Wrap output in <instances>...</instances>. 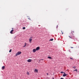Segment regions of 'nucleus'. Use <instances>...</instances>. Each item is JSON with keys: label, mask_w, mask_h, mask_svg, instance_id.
Returning a JSON list of instances; mask_svg holds the SVG:
<instances>
[{"label": "nucleus", "mask_w": 79, "mask_h": 79, "mask_svg": "<svg viewBox=\"0 0 79 79\" xmlns=\"http://www.w3.org/2000/svg\"><path fill=\"white\" fill-rule=\"evenodd\" d=\"M61 31V32H62V31Z\"/></svg>", "instance_id": "29"}, {"label": "nucleus", "mask_w": 79, "mask_h": 79, "mask_svg": "<svg viewBox=\"0 0 79 79\" xmlns=\"http://www.w3.org/2000/svg\"><path fill=\"white\" fill-rule=\"evenodd\" d=\"M42 60H43V59H41Z\"/></svg>", "instance_id": "27"}, {"label": "nucleus", "mask_w": 79, "mask_h": 79, "mask_svg": "<svg viewBox=\"0 0 79 79\" xmlns=\"http://www.w3.org/2000/svg\"><path fill=\"white\" fill-rule=\"evenodd\" d=\"M47 75H48V73H47Z\"/></svg>", "instance_id": "23"}, {"label": "nucleus", "mask_w": 79, "mask_h": 79, "mask_svg": "<svg viewBox=\"0 0 79 79\" xmlns=\"http://www.w3.org/2000/svg\"><path fill=\"white\" fill-rule=\"evenodd\" d=\"M77 71V69L74 70V71Z\"/></svg>", "instance_id": "17"}, {"label": "nucleus", "mask_w": 79, "mask_h": 79, "mask_svg": "<svg viewBox=\"0 0 79 79\" xmlns=\"http://www.w3.org/2000/svg\"><path fill=\"white\" fill-rule=\"evenodd\" d=\"M25 45L23 46V47H26V45H27L26 43H25Z\"/></svg>", "instance_id": "13"}, {"label": "nucleus", "mask_w": 79, "mask_h": 79, "mask_svg": "<svg viewBox=\"0 0 79 79\" xmlns=\"http://www.w3.org/2000/svg\"><path fill=\"white\" fill-rule=\"evenodd\" d=\"M72 48H73L72 47Z\"/></svg>", "instance_id": "30"}, {"label": "nucleus", "mask_w": 79, "mask_h": 79, "mask_svg": "<svg viewBox=\"0 0 79 79\" xmlns=\"http://www.w3.org/2000/svg\"><path fill=\"white\" fill-rule=\"evenodd\" d=\"M12 29H13V28H12Z\"/></svg>", "instance_id": "25"}, {"label": "nucleus", "mask_w": 79, "mask_h": 79, "mask_svg": "<svg viewBox=\"0 0 79 79\" xmlns=\"http://www.w3.org/2000/svg\"><path fill=\"white\" fill-rule=\"evenodd\" d=\"M32 39H30L29 40V42H30V43H31V42L32 40Z\"/></svg>", "instance_id": "9"}, {"label": "nucleus", "mask_w": 79, "mask_h": 79, "mask_svg": "<svg viewBox=\"0 0 79 79\" xmlns=\"http://www.w3.org/2000/svg\"><path fill=\"white\" fill-rule=\"evenodd\" d=\"M70 59H71L72 60H73V58H70Z\"/></svg>", "instance_id": "22"}, {"label": "nucleus", "mask_w": 79, "mask_h": 79, "mask_svg": "<svg viewBox=\"0 0 79 79\" xmlns=\"http://www.w3.org/2000/svg\"><path fill=\"white\" fill-rule=\"evenodd\" d=\"M53 79H54V78H53Z\"/></svg>", "instance_id": "28"}, {"label": "nucleus", "mask_w": 79, "mask_h": 79, "mask_svg": "<svg viewBox=\"0 0 79 79\" xmlns=\"http://www.w3.org/2000/svg\"><path fill=\"white\" fill-rule=\"evenodd\" d=\"M64 74H63V77H65V76H66L68 74H65V73H64Z\"/></svg>", "instance_id": "5"}, {"label": "nucleus", "mask_w": 79, "mask_h": 79, "mask_svg": "<svg viewBox=\"0 0 79 79\" xmlns=\"http://www.w3.org/2000/svg\"><path fill=\"white\" fill-rule=\"evenodd\" d=\"M62 34H63V32H62Z\"/></svg>", "instance_id": "24"}, {"label": "nucleus", "mask_w": 79, "mask_h": 79, "mask_svg": "<svg viewBox=\"0 0 79 79\" xmlns=\"http://www.w3.org/2000/svg\"><path fill=\"white\" fill-rule=\"evenodd\" d=\"M71 33H72V34H73V35L74 34V31H72Z\"/></svg>", "instance_id": "10"}, {"label": "nucleus", "mask_w": 79, "mask_h": 79, "mask_svg": "<svg viewBox=\"0 0 79 79\" xmlns=\"http://www.w3.org/2000/svg\"><path fill=\"white\" fill-rule=\"evenodd\" d=\"M10 52H11V49H10L9 51V52L10 53Z\"/></svg>", "instance_id": "16"}, {"label": "nucleus", "mask_w": 79, "mask_h": 79, "mask_svg": "<svg viewBox=\"0 0 79 79\" xmlns=\"http://www.w3.org/2000/svg\"><path fill=\"white\" fill-rule=\"evenodd\" d=\"M36 50H40V47H37L36 48Z\"/></svg>", "instance_id": "2"}, {"label": "nucleus", "mask_w": 79, "mask_h": 79, "mask_svg": "<svg viewBox=\"0 0 79 79\" xmlns=\"http://www.w3.org/2000/svg\"><path fill=\"white\" fill-rule=\"evenodd\" d=\"M36 49H34L33 50V52H34V53H35L36 52Z\"/></svg>", "instance_id": "6"}, {"label": "nucleus", "mask_w": 79, "mask_h": 79, "mask_svg": "<svg viewBox=\"0 0 79 79\" xmlns=\"http://www.w3.org/2000/svg\"><path fill=\"white\" fill-rule=\"evenodd\" d=\"M27 61L28 62H31V61H32V60H31V59H28L27 60Z\"/></svg>", "instance_id": "3"}, {"label": "nucleus", "mask_w": 79, "mask_h": 79, "mask_svg": "<svg viewBox=\"0 0 79 79\" xmlns=\"http://www.w3.org/2000/svg\"><path fill=\"white\" fill-rule=\"evenodd\" d=\"M31 38H32V37H31Z\"/></svg>", "instance_id": "26"}, {"label": "nucleus", "mask_w": 79, "mask_h": 79, "mask_svg": "<svg viewBox=\"0 0 79 79\" xmlns=\"http://www.w3.org/2000/svg\"><path fill=\"white\" fill-rule=\"evenodd\" d=\"M14 30H11V31H10V34H13V32Z\"/></svg>", "instance_id": "8"}, {"label": "nucleus", "mask_w": 79, "mask_h": 79, "mask_svg": "<svg viewBox=\"0 0 79 79\" xmlns=\"http://www.w3.org/2000/svg\"><path fill=\"white\" fill-rule=\"evenodd\" d=\"M73 68H74V69H76V66H74L73 67Z\"/></svg>", "instance_id": "15"}, {"label": "nucleus", "mask_w": 79, "mask_h": 79, "mask_svg": "<svg viewBox=\"0 0 79 79\" xmlns=\"http://www.w3.org/2000/svg\"><path fill=\"white\" fill-rule=\"evenodd\" d=\"M53 39H52L49 40V41H53Z\"/></svg>", "instance_id": "12"}, {"label": "nucleus", "mask_w": 79, "mask_h": 79, "mask_svg": "<svg viewBox=\"0 0 79 79\" xmlns=\"http://www.w3.org/2000/svg\"><path fill=\"white\" fill-rule=\"evenodd\" d=\"M61 73H63V72H61Z\"/></svg>", "instance_id": "21"}, {"label": "nucleus", "mask_w": 79, "mask_h": 79, "mask_svg": "<svg viewBox=\"0 0 79 79\" xmlns=\"http://www.w3.org/2000/svg\"><path fill=\"white\" fill-rule=\"evenodd\" d=\"M27 75H29V72H27Z\"/></svg>", "instance_id": "14"}, {"label": "nucleus", "mask_w": 79, "mask_h": 79, "mask_svg": "<svg viewBox=\"0 0 79 79\" xmlns=\"http://www.w3.org/2000/svg\"><path fill=\"white\" fill-rule=\"evenodd\" d=\"M20 54H21V52H18L15 54V56H18V55H19Z\"/></svg>", "instance_id": "1"}, {"label": "nucleus", "mask_w": 79, "mask_h": 79, "mask_svg": "<svg viewBox=\"0 0 79 79\" xmlns=\"http://www.w3.org/2000/svg\"><path fill=\"white\" fill-rule=\"evenodd\" d=\"M48 58H49V59H52V57H50V56H48Z\"/></svg>", "instance_id": "11"}, {"label": "nucleus", "mask_w": 79, "mask_h": 79, "mask_svg": "<svg viewBox=\"0 0 79 79\" xmlns=\"http://www.w3.org/2000/svg\"><path fill=\"white\" fill-rule=\"evenodd\" d=\"M5 66H3L2 68V70H4V69H5Z\"/></svg>", "instance_id": "4"}, {"label": "nucleus", "mask_w": 79, "mask_h": 79, "mask_svg": "<svg viewBox=\"0 0 79 79\" xmlns=\"http://www.w3.org/2000/svg\"><path fill=\"white\" fill-rule=\"evenodd\" d=\"M34 71L35 72H36V73H38V70L36 69H35Z\"/></svg>", "instance_id": "7"}, {"label": "nucleus", "mask_w": 79, "mask_h": 79, "mask_svg": "<svg viewBox=\"0 0 79 79\" xmlns=\"http://www.w3.org/2000/svg\"><path fill=\"white\" fill-rule=\"evenodd\" d=\"M58 26L57 25L56 27V29H57L58 28Z\"/></svg>", "instance_id": "20"}, {"label": "nucleus", "mask_w": 79, "mask_h": 79, "mask_svg": "<svg viewBox=\"0 0 79 79\" xmlns=\"http://www.w3.org/2000/svg\"><path fill=\"white\" fill-rule=\"evenodd\" d=\"M69 38H70V39H72V37L70 36H69Z\"/></svg>", "instance_id": "19"}, {"label": "nucleus", "mask_w": 79, "mask_h": 79, "mask_svg": "<svg viewBox=\"0 0 79 79\" xmlns=\"http://www.w3.org/2000/svg\"><path fill=\"white\" fill-rule=\"evenodd\" d=\"M23 29H26V27H23Z\"/></svg>", "instance_id": "18"}]
</instances>
